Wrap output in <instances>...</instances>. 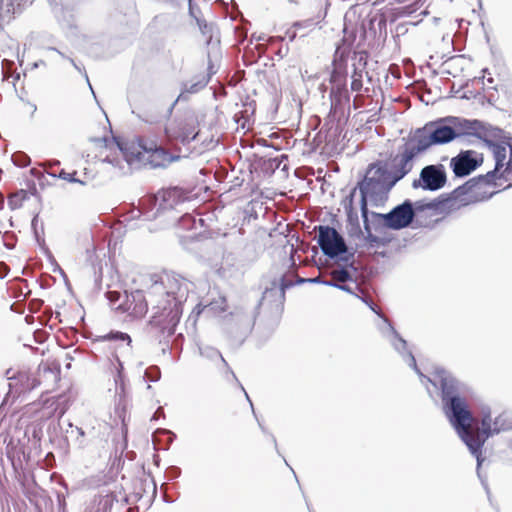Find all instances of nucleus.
I'll list each match as a JSON object with an SVG mask.
<instances>
[{"label": "nucleus", "instance_id": "obj_1", "mask_svg": "<svg viewBox=\"0 0 512 512\" xmlns=\"http://www.w3.org/2000/svg\"><path fill=\"white\" fill-rule=\"evenodd\" d=\"M432 381L435 394L441 399L442 411L445 417L459 438L468 447L470 453L476 457L477 475L482 479L480 471L484 461L482 448L489 437L497 434L494 432V426L487 424V426H481V432L476 434L471 432V426L475 422V417L468 403L472 397V389L469 385L457 379L450 371H437ZM481 481L483 482V480Z\"/></svg>", "mask_w": 512, "mask_h": 512}, {"label": "nucleus", "instance_id": "obj_2", "mask_svg": "<svg viewBox=\"0 0 512 512\" xmlns=\"http://www.w3.org/2000/svg\"><path fill=\"white\" fill-rule=\"evenodd\" d=\"M184 279L168 270L149 273L146 294L152 308L150 325L162 333L173 334L182 314L179 293Z\"/></svg>", "mask_w": 512, "mask_h": 512}, {"label": "nucleus", "instance_id": "obj_3", "mask_svg": "<svg viewBox=\"0 0 512 512\" xmlns=\"http://www.w3.org/2000/svg\"><path fill=\"white\" fill-rule=\"evenodd\" d=\"M125 160L129 164H137L152 169L166 168L180 159V149L172 150L157 141L139 137L123 145L118 143Z\"/></svg>", "mask_w": 512, "mask_h": 512}, {"label": "nucleus", "instance_id": "obj_4", "mask_svg": "<svg viewBox=\"0 0 512 512\" xmlns=\"http://www.w3.org/2000/svg\"><path fill=\"white\" fill-rule=\"evenodd\" d=\"M499 171L500 170H496L495 166L493 170L487 172L485 175L470 178L463 185L455 188L451 193L442 194L429 202L426 207L428 209H451L453 207L451 203L457 200L465 201V203L488 200L498 193V191L487 193L486 191H482V188L485 186H499L500 184L496 181Z\"/></svg>", "mask_w": 512, "mask_h": 512}, {"label": "nucleus", "instance_id": "obj_5", "mask_svg": "<svg viewBox=\"0 0 512 512\" xmlns=\"http://www.w3.org/2000/svg\"><path fill=\"white\" fill-rule=\"evenodd\" d=\"M293 286V281L283 275L279 282L273 280L271 286L263 292L261 301L258 303V309H261L267 315L264 328L265 338H268L278 326L284 310L285 292Z\"/></svg>", "mask_w": 512, "mask_h": 512}, {"label": "nucleus", "instance_id": "obj_6", "mask_svg": "<svg viewBox=\"0 0 512 512\" xmlns=\"http://www.w3.org/2000/svg\"><path fill=\"white\" fill-rule=\"evenodd\" d=\"M450 116L426 123L410 135L426 152L433 145L447 144L457 138Z\"/></svg>", "mask_w": 512, "mask_h": 512}, {"label": "nucleus", "instance_id": "obj_7", "mask_svg": "<svg viewBox=\"0 0 512 512\" xmlns=\"http://www.w3.org/2000/svg\"><path fill=\"white\" fill-rule=\"evenodd\" d=\"M383 319V324L380 326V331L382 335L389 341V343L393 346V348L402 356L403 360L407 363L409 367H411L419 376L420 381L423 385L426 386L427 392L429 393L430 397L433 398L435 394V390L433 387V381L432 378H434V375L439 370H445L441 367H436L432 372L430 376L424 375L420 369L417 366L416 359L412 352L407 349V342L405 339H403L399 333L395 330V328L392 326L391 322L385 318L384 316L380 315Z\"/></svg>", "mask_w": 512, "mask_h": 512}, {"label": "nucleus", "instance_id": "obj_8", "mask_svg": "<svg viewBox=\"0 0 512 512\" xmlns=\"http://www.w3.org/2000/svg\"><path fill=\"white\" fill-rule=\"evenodd\" d=\"M371 217L375 232L380 233L384 228L401 230L412 224L415 218V209L413 203L407 199L388 213L371 212Z\"/></svg>", "mask_w": 512, "mask_h": 512}, {"label": "nucleus", "instance_id": "obj_9", "mask_svg": "<svg viewBox=\"0 0 512 512\" xmlns=\"http://www.w3.org/2000/svg\"><path fill=\"white\" fill-rule=\"evenodd\" d=\"M315 229L318 231V245L325 256L331 259L339 258L345 262L353 257V253L345 255L348 250L346 242L334 227L319 225Z\"/></svg>", "mask_w": 512, "mask_h": 512}, {"label": "nucleus", "instance_id": "obj_10", "mask_svg": "<svg viewBox=\"0 0 512 512\" xmlns=\"http://www.w3.org/2000/svg\"><path fill=\"white\" fill-rule=\"evenodd\" d=\"M422 153L423 150L409 135L398 154L391 159L389 171L392 175V184H396L413 169L414 159Z\"/></svg>", "mask_w": 512, "mask_h": 512}, {"label": "nucleus", "instance_id": "obj_11", "mask_svg": "<svg viewBox=\"0 0 512 512\" xmlns=\"http://www.w3.org/2000/svg\"><path fill=\"white\" fill-rule=\"evenodd\" d=\"M197 118L193 115H184L169 119L164 127V134L169 143L179 141L189 143L199 135Z\"/></svg>", "mask_w": 512, "mask_h": 512}, {"label": "nucleus", "instance_id": "obj_12", "mask_svg": "<svg viewBox=\"0 0 512 512\" xmlns=\"http://www.w3.org/2000/svg\"><path fill=\"white\" fill-rule=\"evenodd\" d=\"M453 128L457 134V138L462 135H472L479 139H484L486 136H492L494 138L501 139L504 131L491 125H486L479 120H469L460 117L450 116Z\"/></svg>", "mask_w": 512, "mask_h": 512}, {"label": "nucleus", "instance_id": "obj_13", "mask_svg": "<svg viewBox=\"0 0 512 512\" xmlns=\"http://www.w3.org/2000/svg\"><path fill=\"white\" fill-rule=\"evenodd\" d=\"M447 182V174L444 165L431 164L423 167L418 179L412 183L413 188H422L425 191H438Z\"/></svg>", "mask_w": 512, "mask_h": 512}, {"label": "nucleus", "instance_id": "obj_14", "mask_svg": "<svg viewBox=\"0 0 512 512\" xmlns=\"http://www.w3.org/2000/svg\"><path fill=\"white\" fill-rule=\"evenodd\" d=\"M396 184H392V180L388 184H383L380 182H369L368 180H362L358 183L356 189L358 188L361 195L360 203L368 204V200H370L372 205L378 206L382 204L388 198V193Z\"/></svg>", "mask_w": 512, "mask_h": 512}, {"label": "nucleus", "instance_id": "obj_15", "mask_svg": "<svg viewBox=\"0 0 512 512\" xmlns=\"http://www.w3.org/2000/svg\"><path fill=\"white\" fill-rule=\"evenodd\" d=\"M483 163V155L474 150L461 151L450 161V167L456 177H465Z\"/></svg>", "mask_w": 512, "mask_h": 512}, {"label": "nucleus", "instance_id": "obj_16", "mask_svg": "<svg viewBox=\"0 0 512 512\" xmlns=\"http://www.w3.org/2000/svg\"><path fill=\"white\" fill-rule=\"evenodd\" d=\"M149 298L143 291L136 290L126 295L125 301L116 307L121 313H126L131 319L143 318L148 312Z\"/></svg>", "mask_w": 512, "mask_h": 512}, {"label": "nucleus", "instance_id": "obj_17", "mask_svg": "<svg viewBox=\"0 0 512 512\" xmlns=\"http://www.w3.org/2000/svg\"><path fill=\"white\" fill-rule=\"evenodd\" d=\"M36 380L39 386H44L45 391L43 394L50 393L58 388L61 380L60 364L53 362H42L38 366Z\"/></svg>", "mask_w": 512, "mask_h": 512}, {"label": "nucleus", "instance_id": "obj_18", "mask_svg": "<svg viewBox=\"0 0 512 512\" xmlns=\"http://www.w3.org/2000/svg\"><path fill=\"white\" fill-rule=\"evenodd\" d=\"M37 387H39V382L36 380V376L26 370H20L9 378V392L14 397H19Z\"/></svg>", "mask_w": 512, "mask_h": 512}, {"label": "nucleus", "instance_id": "obj_19", "mask_svg": "<svg viewBox=\"0 0 512 512\" xmlns=\"http://www.w3.org/2000/svg\"><path fill=\"white\" fill-rule=\"evenodd\" d=\"M363 179L368 180L369 182H383V184H388L392 180V175L386 164L376 162L368 166Z\"/></svg>", "mask_w": 512, "mask_h": 512}, {"label": "nucleus", "instance_id": "obj_20", "mask_svg": "<svg viewBox=\"0 0 512 512\" xmlns=\"http://www.w3.org/2000/svg\"><path fill=\"white\" fill-rule=\"evenodd\" d=\"M258 149L260 147L270 148L271 146L268 144V141L264 138H259L257 140ZM280 163L277 157H271L269 154L260 155V151L258 150V168L264 170L265 172H273L275 169L279 167Z\"/></svg>", "mask_w": 512, "mask_h": 512}, {"label": "nucleus", "instance_id": "obj_21", "mask_svg": "<svg viewBox=\"0 0 512 512\" xmlns=\"http://www.w3.org/2000/svg\"><path fill=\"white\" fill-rule=\"evenodd\" d=\"M57 177L70 183H79L81 185H86L91 179V175L86 167L82 169L81 173L77 170L66 171L62 168L59 170Z\"/></svg>", "mask_w": 512, "mask_h": 512}, {"label": "nucleus", "instance_id": "obj_22", "mask_svg": "<svg viewBox=\"0 0 512 512\" xmlns=\"http://www.w3.org/2000/svg\"><path fill=\"white\" fill-rule=\"evenodd\" d=\"M483 140L492 150L495 159L496 170H501L504 166V161L506 159L507 154V145L505 144V141H503L502 143H496L492 140L486 139V137Z\"/></svg>", "mask_w": 512, "mask_h": 512}, {"label": "nucleus", "instance_id": "obj_23", "mask_svg": "<svg viewBox=\"0 0 512 512\" xmlns=\"http://www.w3.org/2000/svg\"><path fill=\"white\" fill-rule=\"evenodd\" d=\"M356 272V268L353 264H350L346 267H339L331 270L330 275L336 281L341 283H346L348 281H354L353 273Z\"/></svg>", "mask_w": 512, "mask_h": 512}, {"label": "nucleus", "instance_id": "obj_24", "mask_svg": "<svg viewBox=\"0 0 512 512\" xmlns=\"http://www.w3.org/2000/svg\"><path fill=\"white\" fill-rule=\"evenodd\" d=\"M3 80L17 90V85L21 81V73L14 69L13 62L6 61L3 65Z\"/></svg>", "mask_w": 512, "mask_h": 512}, {"label": "nucleus", "instance_id": "obj_25", "mask_svg": "<svg viewBox=\"0 0 512 512\" xmlns=\"http://www.w3.org/2000/svg\"><path fill=\"white\" fill-rule=\"evenodd\" d=\"M30 192L24 189H20L8 195L7 202L11 210L20 209L23 203L29 199Z\"/></svg>", "mask_w": 512, "mask_h": 512}, {"label": "nucleus", "instance_id": "obj_26", "mask_svg": "<svg viewBox=\"0 0 512 512\" xmlns=\"http://www.w3.org/2000/svg\"><path fill=\"white\" fill-rule=\"evenodd\" d=\"M280 96H281L280 89L278 88L277 85L272 84L270 90L268 91V98L270 101V111H269L268 119H270V120L275 119V115L277 113L278 106H279Z\"/></svg>", "mask_w": 512, "mask_h": 512}, {"label": "nucleus", "instance_id": "obj_27", "mask_svg": "<svg viewBox=\"0 0 512 512\" xmlns=\"http://www.w3.org/2000/svg\"><path fill=\"white\" fill-rule=\"evenodd\" d=\"M494 432L500 433L512 429V419L507 413H502L497 416L493 422Z\"/></svg>", "mask_w": 512, "mask_h": 512}, {"label": "nucleus", "instance_id": "obj_28", "mask_svg": "<svg viewBox=\"0 0 512 512\" xmlns=\"http://www.w3.org/2000/svg\"><path fill=\"white\" fill-rule=\"evenodd\" d=\"M360 210L363 219L364 231L366 235H369V233H372V230H374V227L372 224L371 212L368 209V204L364 201L363 203H360Z\"/></svg>", "mask_w": 512, "mask_h": 512}, {"label": "nucleus", "instance_id": "obj_29", "mask_svg": "<svg viewBox=\"0 0 512 512\" xmlns=\"http://www.w3.org/2000/svg\"><path fill=\"white\" fill-rule=\"evenodd\" d=\"M331 98V106L332 108L337 111L341 109L345 104H349L350 102V94L348 90L342 91L338 95L330 96Z\"/></svg>", "mask_w": 512, "mask_h": 512}, {"label": "nucleus", "instance_id": "obj_30", "mask_svg": "<svg viewBox=\"0 0 512 512\" xmlns=\"http://www.w3.org/2000/svg\"><path fill=\"white\" fill-rule=\"evenodd\" d=\"M368 53L366 51H355L353 54V67L357 71L364 72L367 65Z\"/></svg>", "mask_w": 512, "mask_h": 512}, {"label": "nucleus", "instance_id": "obj_31", "mask_svg": "<svg viewBox=\"0 0 512 512\" xmlns=\"http://www.w3.org/2000/svg\"><path fill=\"white\" fill-rule=\"evenodd\" d=\"M364 240L367 242L368 248L385 247L390 242L389 238L376 236L373 233H369V235H365Z\"/></svg>", "mask_w": 512, "mask_h": 512}, {"label": "nucleus", "instance_id": "obj_32", "mask_svg": "<svg viewBox=\"0 0 512 512\" xmlns=\"http://www.w3.org/2000/svg\"><path fill=\"white\" fill-rule=\"evenodd\" d=\"M351 78H352L351 90L352 91H360L363 86V83H362L363 72L353 69V74H352Z\"/></svg>", "mask_w": 512, "mask_h": 512}, {"label": "nucleus", "instance_id": "obj_33", "mask_svg": "<svg viewBox=\"0 0 512 512\" xmlns=\"http://www.w3.org/2000/svg\"><path fill=\"white\" fill-rule=\"evenodd\" d=\"M498 180H504L509 182V184L503 188V190L508 189L512 186V166L510 164H506L505 169L498 175Z\"/></svg>", "mask_w": 512, "mask_h": 512}, {"label": "nucleus", "instance_id": "obj_34", "mask_svg": "<svg viewBox=\"0 0 512 512\" xmlns=\"http://www.w3.org/2000/svg\"><path fill=\"white\" fill-rule=\"evenodd\" d=\"M331 84H346V74L339 69H334L331 74Z\"/></svg>", "mask_w": 512, "mask_h": 512}, {"label": "nucleus", "instance_id": "obj_35", "mask_svg": "<svg viewBox=\"0 0 512 512\" xmlns=\"http://www.w3.org/2000/svg\"><path fill=\"white\" fill-rule=\"evenodd\" d=\"M58 397L47 398L43 401V407L48 406L51 411L48 412L47 417H52L57 410Z\"/></svg>", "mask_w": 512, "mask_h": 512}, {"label": "nucleus", "instance_id": "obj_36", "mask_svg": "<svg viewBox=\"0 0 512 512\" xmlns=\"http://www.w3.org/2000/svg\"><path fill=\"white\" fill-rule=\"evenodd\" d=\"M355 192H356V188H354L351 191L350 196H349V211L347 213V217H348L349 222H352L353 220H355L356 222L358 221L357 214H354L352 212V203H353V197H354Z\"/></svg>", "mask_w": 512, "mask_h": 512}, {"label": "nucleus", "instance_id": "obj_37", "mask_svg": "<svg viewBox=\"0 0 512 512\" xmlns=\"http://www.w3.org/2000/svg\"><path fill=\"white\" fill-rule=\"evenodd\" d=\"M212 361L216 368L221 369L226 366V362L219 352L213 353Z\"/></svg>", "mask_w": 512, "mask_h": 512}, {"label": "nucleus", "instance_id": "obj_38", "mask_svg": "<svg viewBox=\"0 0 512 512\" xmlns=\"http://www.w3.org/2000/svg\"><path fill=\"white\" fill-rule=\"evenodd\" d=\"M487 424H491V410L489 407H484L482 408L481 426H487Z\"/></svg>", "mask_w": 512, "mask_h": 512}, {"label": "nucleus", "instance_id": "obj_39", "mask_svg": "<svg viewBox=\"0 0 512 512\" xmlns=\"http://www.w3.org/2000/svg\"><path fill=\"white\" fill-rule=\"evenodd\" d=\"M344 90H348L346 84H342V82L339 84H333L332 88H331L330 96L338 95L342 91L344 92Z\"/></svg>", "mask_w": 512, "mask_h": 512}, {"label": "nucleus", "instance_id": "obj_40", "mask_svg": "<svg viewBox=\"0 0 512 512\" xmlns=\"http://www.w3.org/2000/svg\"><path fill=\"white\" fill-rule=\"evenodd\" d=\"M108 337H109V339H115V340L119 339L122 341L127 340L129 343L131 342L130 336L128 334L122 333V332L110 333Z\"/></svg>", "mask_w": 512, "mask_h": 512}, {"label": "nucleus", "instance_id": "obj_41", "mask_svg": "<svg viewBox=\"0 0 512 512\" xmlns=\"http://www.w3.org/2000/svg\"><path fill=\"white\" fill-rule=\"evenodd\" d=\"M374 313L379 314L378 310H377V306L374 304V302L368 298V297H361L360 298Z\"/></svg>", "mask_w": 512, "mask_h": 512}, {"label": "nucleus", "instance_id": "obj_42", "mask_svg": "<svg viewBox=\"0 0 512 512\" xmlns=\"http://www.w3.org/2000/svg\"><path fill=\"white\" fill-rule=\"evenodd\" d=\"M106 296L111 303H115L120 299V293L118 291H108Z\"/></svg>", "mask_w": 512, "mask_h": 512}, {"label": "nucleus", "instance_id": "obj_43", "mask_svg": "<svg viewBox=\"0 0 512 512\" xmlns=\"http://www.w3.org/2000/svg\"><path fill=\"white\" fill-rule=\"evenodd\" d=\"M313 25H314V22L312 19L294 23V27H296V28H310Z\"/></svg>", "mask_w": 512, "mask_h": 512}, {"label": "nucleus", "instance_id": "obj_44", "mask_svg": "<svg viewBox=\"0 0 512 512\" xmlns=\"http://www.w3.org/2000/svg\"><path fill=\"white\" fill-rule=\"evenodd\" d=\"M60 168H59V162H55L53 164H50L49 165V171L48 173L52 176H57L58 172H59Z\"/></svg>", "mask_w": 512, "mask_h": 512}, {"label": "nucleus", "instance_id": "obj_45", "mask_svg": "<svg viewBox=\"0 0 512 512\" xmlns=\"http://www.w3.org/2000/svg\"><path fill=\"white\" fill-rule=\"evenodd\" d=\"M505 144L509 147L510 149V157H509V161L507 164H510L512 166V137H505Z\"/></svg>", "mask_w": 512, "mask_h": 512}, {"label": "nucleus", "instance_id": "obj_46", "mask_svg": "<svg viewBox=\"0 0 512 512\" xmlns=\"http://www.w3.org/2000/svg\"><path fill=\"white\" fill-rule=\"evenodd\" d=\"M337 289H340V290L345 291L350 294H354L353 289L345 283H341L339 286H337Z\"/></svg>", "mask_w": 512, "mask_h": 512}, {"label": "nucleus", "instance_id": "obj_47", "mask_svg": "<svg viewBox=\"0 0 512 512\" xmlns=\"http://www.w3.org/2000/svg\"><path fill=\"white\" fill-rule=\"evenodd\" d=\"M322 284L334 288H337V286L340 285V283L336 281L334 278H332L331 280H325V282H322Z\"/></svg>", "mask_w": 512, "mask_h": 512}, {"label": "nucleus", "instance_id": "obj_48", "mask_svg": "<svg viewBox=\"0 0 512 512\" xmlns=\"http://www.w3.org/2000/svg\"><path fill=\"white\" fill-rule=\"evenodd\" d=\"M307 281L309 283H317V284H322V282H325V280L322 279L320 276H317V277H314V278H308Z\"/></svg>", "mask_w": 512, "mask_h": 512}, {"label": "nucleus", "instance_id": "obj_49", "mask_svg": "<svg viewBox=\"0 0 512 512\" xmlns=\"http://www.w3.org/2000/svg\"><path fill=\"white\" fill-rule=\"evenodd\" d=\"M250 53H252V50L246 49L243 54V58L244 60H248L250 64H253V60H250Z\"/></svg>", "mask_w": 512, "mask_h": 512}, {"label": "nucleus", "instance_id": "obj_50", "mask_svg": "<svg viewBox=\"0 0 512 512\" xmlns=\"http://www.w3.org/2000/svg\"><path fill=\"white\" fill-rule=\"evenodd\" d=\"M307 279H308V278H300V277H299V278H297L296 282H293V283H294V285H295V284H302V283H306V282H308V281H307Z\"/></svg>", "mask_w": 512, "mask_h": 512}, {"label": "nucleus", "instance_id": "obj_51", "mask_svg": "<svg viewBox=\"0 0 512 512\" xmlns=\"http://www.w3.org/2000/svg\"><path fill=\"white\" fill-rule=\"evenodd\" d=\"M269 438V436H267ZM270 440L274 446V448L277 450V443H276V439L273 437V436H270Z\"/></svg>", "mask_w": 512, "mask_h": 512}, {"label": "nucleus", "instance_id": "obj_52", "mask_svg": "<svg viewBox=\"0 0 512 512\" xmlns=\"http://www.w3.org/2000/svg\"><path fill=\"white\" fill-rule=\"evenodd\" d=\"M357 100H358V96H356V97L354 98V101H353V107H354V109H357V108L359 107V104H358Z\"/></svg>", "mask_w": 512, "mask_h": 512}, {"label": "nucleus", "instance_id": "obj_53", "mask_svg": "<svg viewBox=\"0 0 512 512\" xmlns=\"http://www.w3.org/2000/svg\"><path fill=\"white\" fill-rule=\"evenodd\" d=\"M305 502H306V506H307L308 511L309 512H313V510H312V508H311V506H310V504H309V502H308V500L306 498H305Z\"/></svg>", "mask_w": 512, "mask_h": 512}, {"label": "nucleus", "instance_id": "obj_54", "mask_svg": "<svg viewBox=\"0 0 512 512\" xmlns=\"http://www.w3.org/2000/svg\"><path fill=\"white\" fill-rule=\"evenodd\" d=\"M301 106H302L301 102H296L297 113H299V112H300V110H301Z\"/></svg>", "mask_w": 512, "mask_h": 512}, {"label": "nucleus", "instance_id": "obj_55", "mask_svg": "<svg viewBox=\"0 0 512 512\" xmlns=\"http://www.w3.org/2000/svg\"><path fill=\"white\" fill-rule=\"evenodd\" d=\"M290 469H291V471L293 472V475H294V477H295V479H296V481H297L298 485H300L299 480H298L297 475H296V472H295L291 467H290ZM299 487L301 488V486H299Z\"/></svg>", "mask_w": 512, "mask_h": 512}, {"label": "nucleus", "instance_id": "obj_56", "mask_svg": "<svg viewBox=\"0 0 512 512\" xmlns=\"http://www.w3.org/2000/svg\"><path fill=\"white\" fill-rule=\"evenodd\" d=\"M203 361H204V362H203V366H204L205 368H208V366H209L208 360H207L206 358H204V359H203Z\"/></svg>", "mask_w": 512, "mask_h": 512}, {"label": "nucleus", "instance_id": "obj_57", "mask_svg": "<svg viewBox=\"0 0 512 512\" xmlns=\"http://www.w3.org/2000/svg\"><path fill=\"white\" fill-rule=\"evenodd\" d=\"M249 404H250L251 412L254 413V407H253V403L251 402V400H249Z\"/></svg>", "mask_w": 512, "mask_h": 512}, {"label": "nucleus", "instance_id": "obj_58", "mask_svg": "<svg viewBox=\"0 0 512 512\" xmlns=\"http://www.w3.org/2000/svg\"><path fill=\"white\" fill-rule=\"evenodd\" d=\"M23 457H24V460H25L26 462H28V461H29V455H26L25 453H23Z\"/></svg>", "mask_w": 512, "mask_h": 512}, {"label": "nucleus", "instance_id": "obj_59", "mask_svg": "<svg viewBox=\"0 0 512 512\" xmlns=\"http://www.w3.org/2000/svg\"><path fill=\"white\" fill-rule=\"evenodd\" d=\"M356 229L358 230V234H363L362 230L360 229L359 225L357 224Z\"/></svg>", "mask_w": 512, "mask_h": 512}, {"label": "nucleus", "instance_id": "obj_60", "mask_svg": "<svg viewBox=\"0 0 512 512\" xmlns=\"http://www.w3.org/2000/svg\"><path fill=\"white\" fill-rule=\"evenodd\" d=\"M260 48H261V45H260V44H258V46H257L258 53L260 52ZM259 59H260V55L258 54V60H259Z\"/></svg>", "mask_w": 512, "mask_h": 512}, {"label": "nucleus", "instance_id": "obj_61", "mask_svg": "<svg viewBox=\"0 0 512 512\" xmlns=\"http://www.w3.org/2000/svg\"><path fill=\"white\" fill-rule=\"evenodd\" d=\"M36 191H37V190H36V187H35V185H33V189H32V191H31V194L36 193Z\"/></svg>", "mask_w": 512, "mask_h": 512}, {"label": "nucleus", "instance_id": "obj_62", "mask_svg": "<svg viewBox=\"0 0 512 512\" xmlns=\"http://www.w3.org/2000/svg\"><path fill=\"white\" fill-rule=\"evenodd\" d=\"M42 102H43V105H47L48 104L46 99H43Z\"/></svg>", "mask_w": 512, "mask_h": 512}, {"label": "nucleus", "instance_id": "obj_63", "mask_svg": "<svg viewBox=\"0 0 512 512\" xmlns=\"http://www.w3.org/2000/svg\"><path fill=\"white\" fill-rule=\"evenodd\" d=\"M190 219V217H183V221Z\"/></svg>", "mask_w": 512, "mask_h": 512}, {"label": "nucleus", "instance_id": "obj_64", "mask_svg": "<svg viewBox=\"0 0 512 512\" xmlns=\"http://www.w3.org/2000/svg\"><path fill=\"white\" fill-rule=\"evenodd\" d=\"M263 38L261 36H258L257 41L262 40Z\"/></svg>", "mask_w": 512, "mask_h": 512}]
</instances>
